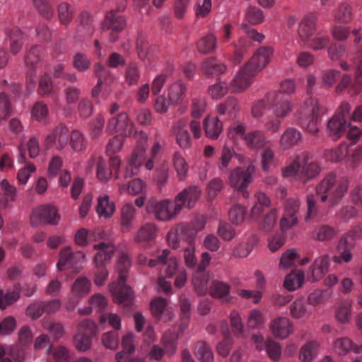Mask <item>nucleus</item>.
I'll use <instances>...</instances> for the list:
<instances>
[{
    "mask_svg": "<svg viewBox=\"0 0 362 362\" xmlns=\"http://www.w3.org/2000/svg\"><path fill=\"white\" fill-rule=\"evenodd\" d=\"M106 130L110 134L118 133L119 136H135L136 137L138 144L128 160L124 176L131 177L136 175L146 159L147 135L143 132H137L134 124L129 120L126 112H120L117 116L110 119Z\"/></svg>",
    "mask_w": 362,
    "mask_h": 362,
    "instance_id": "nucleus-1",
    "label": "nucleus"
},
{
    "mask_svg": "<svg viewBox=\"0 0 362 362\" xmlns=\"http://www.w3.org/2000/svg\"><path fill=\"white\" fill-rule=\"evenodd\" d=\"M349 185L347 178L337 179L334 173H329L316 185L315 191L322 202L329 201L330 206H334L345 196Z\"/></svg>",
    "mask_w": 362,
    "mask_h": 362,
    "instance_id": "nucleus-2",
    "label": "nucleus"
},
{
    "mask_svg": "<svg viewBox=\"0 0 362 362\" xmlns=\"http://www.w3.org/2000/svg\"><path fill=\"white\" fill-rule=\"evenodd\" d=\"M130 266L131 260L129 255L125 253L120 254L117 264L119 281L110 285V291L113 296L114 301L119 304L129 305L132 300V291L125 284L127 274Z\"/></svg>",
    "mask_w": 362,
    "mask_h": 362,
    "instance_id": "nucleus-3",
    "label": "nucleus"
},
{
    "mask_svg": "<svg viewBox=\"0 0 362 362\" xmlns=\"http://www.w3.org/2000/svg\"><path fill=\"white\" fill-rule=\"evenodd\" d=\"M320 170L317 162L312 160L308 154L303 153L283 169L282 175L284 177H296L305 184L308 180L315 177Z\"/></svg>",
    "mask_w": 362,
    "mask_h": 362,
    "instance_id": "nucleus-4",
    "label": "nucleus"
},
{
    "mask_svg": "<svg viewBox=\"0 0 362 362\" xmlns=\"http://www.w3.org/2000/svg\"><path fill=\"white\" fill-rule=\"evenodd\" d=\"M160 266V276L158 279V291L166 294L171 293V284L165 278H171L176 272L177 262L175 257L170 255L168 250H163L162 253L156 257L151 259L149 267Z\"/></svg>",
    "mask_w": 362,
    "mask_h": 362,
    "instance_id": "nucleus-5",
    "label": "nucleus"
},
{
    "mask_svg": "<svg viewBox=\"0 0 362 362\" xmlns=\"http://www.w3.org/2000/svg\"><path fill=\"white\" fill-rule=\"evenodd\" d=\"M325 108L321 106L318 100L310 98L308 99L303 106L297 112L296 117L299 124L308 132L316 134L318 132V120L324 113Z\"/></svg>",
    "mask_w": 362,
    "mask_h": 362,
    "instance_id": "nucleus-6",
    "label": "nucleus"
},
{
    "mask_svg": "<svg viewBox=\"0 0 362 362\" xmlns=\"http://www.w3.org/2000/svg\"><path fill=\"white\" fill-rule=\"evenodd\" d=\"M196 229L193 226L182 223L177 225L168 234V241L170 246L177 249L180 247L181 242L189 245H194L196 238Z\"/></svg>",
    "mask_w": 362,
    "mask_h": 362,
    "instance_id": "nucleus-7",
    "label": "nucleus"
},
{
    "mask_svg": "<svg viewBox=\"0 0 362 362\" xmlns=\"http://www.w3.org/2000/svg\"><path fill=\"white\" fill-rule=\"evenodd\" d=\"M255 173V166L249 165L246 168L237 167L230 171L228 180L230 185L243 193L247 197L246 189L252 182Z\"/></svg>",
    "mask_w": 362,
    "mask_h": 362,
    "instance_id": "nucleus-8",
    "label": "nucleus"
},
{
    "mask_svg": "<svg viewBox=\"0 0 362 362\" xmlns=\"http://www.w3.org/2000/svg\"><path fill=\"white\" fill-rule=\"evenodd\" d=\"M176 209L177 202H174L173 204L169 199L152 200L146 206L147 211L153 214L158 220L162 221L173 219L180 212Z\"/></svg>",
    "mask_w": 362,
    "mask_h": 362,
    "instance_id": "nucleus-9",
    "label": "nucleus"
},
{
    "mask_svg": "<svg viewBox=\"0 0 362 362\" xmlns=\"http://www.w3.org/2000/svg\"><path fill=\"white\" fill-rule=\"evenodd\" d=\"M265 99L274 116L281 119L287 117L293 109L291 102L277 91L269 93Z\"/></svg>",
    "mask_w": 362,
    "mask_h": 362,
    "instance_id": "nucleus-10",
    "label": "nucleus"
},
{
    "mask_svg": "<svg viewBox=\"0 0 362 362\" xmlns=\"http://www.w3.org/2000/svg\"><path fill=\"white\" fill-rule=\"evenodd\" d=\"M59 217L56 209L50 205H44L35 209L30 216L33 226L38 224H57Z\"/></svg>",
    "mask_w": 362,
    "mask_h": 362,
    "instance_id": "nucleus-11",
    "label": "nucleus"
},
{
    "mask_svg": "<svg viewBox=\"0 0 362 362\" xmlns=\"http://www.w3.org/2000/svg\"><path fill=\"white\" fill-rule=\"evenodd\" d=\"M84 258L85 255L81 251L72 252L70 247H67L62 250L57 267L60 271L66 268H72L75 271H78V265L83 262Z\"/></svg>",
    "mask_w": 362,
    "mask_h": 362,
    "instance_id": "nucleus-12",
    "label": "nucleus"
},
{
    "mask_svg": "<svg viewBox=\"0 0 362 362\" xmlns=\"http://www.w3.org/2000/svg\"><path fill=\"white\" fill-rule=\"evenodd\" d=\"M201 193V189L194 185L184 189L175 198V202H177L176 209L181 211L184 206L189 209L193 207L195 202L199 199Z\"/></svg>",
    "mask_w": 362,
    "mask_h": 362,
    "instance_id": "nucleus-13",
    "label": "nucleus"
},
{
    "mask_svg": "<svg viewBox=\"0 0 362 362\" xmlns=\"http://www.w3.org/2000/svg\"><path fill=\"white\" fill-rule=\"evenodd\" d=\"M69 132L64 124H59L45 138L47 146H55L59 150L63 149L68 144Z\"/></svg>",
    "mask_w": 362,
    "mask_h": 362,
    "instance_id": "nucleus-14",
    "label": "nucleus"
},
{
    "mask_svg": "<svg viewBox=\"0 0 362 362\" xmlns=\"http://www.w3.org/2000/svg\"><path fill=\"white\" fill-rule=\"evenodd\" d=\"M273 335L280 339H286L293 332V323L286 317H276L269 324Z\"/></svg>",
    "mask_w": 362,
    "mask_h": 362,
    "instance_id": "nucleus-15",
    "label": "nucleus"
},
{
    "mask_svg": "<svg viewBox=\"0 0 362 362\" xmlns=\"http://www.w3.org/2000/svg\"><path fill=\"white\" fill-rule=\"evenodd\" d=\"M257 74L252 68L245 64L238 72L230 82V88L233 92H240L247 88L252 82L253 77Z\"/></svg>",
    "mask_w": 362,
    "mask_h": 362,
    "instance_id": "nucleus-16",
    "label": "nucleus"
},
{
    "mask_svg": "<svg viewBox=\"0 0 362 362\" xmlns=\"http://www.w3.org/2000/svg\"><path fill=\"white\" fill-rule=\"evenodd\" d=\"M300 207V201L298 199H289L285 206V212L281 219L280 225L283 230H286L297 224L298 220L296 213Z\"/></svg>",
    "mask_w": 362,
    "mask_h": 362,
    "instance_id": "nucleus-17",
    "label": "nucleus"
},
{
    "mask_svg": "<svg viewBox=\"0 0 362 362\" xmlns=\"http://www.w3.org/2000/svg\"><path fill=\"white\" fill-rule=\"evenodd\" d=\"M354 239L353 235H347L341 238L337 245L339 255L334 257V262L337 263L349 262L352 258L351 251L354 247Z\"/></svg>",
    "mask_w": 362,
    "mask_h": 362,
    "instance_id": "nucleus-18",
    "label": "nucleus"
},
{
    "mask_svg": "<svg viewBox=\"0 0 362 362\" xmlns=\"http://www.w3.org/2000/svg\"><path fill=\"white\" fill-rule=\"evenodd\" d=\"M272 53L270 47H260L251 59L246 63L247 67L252 68L253 71L257 74L268 64Z\"/></svg>",
    "mask_w": 362,
    "mask_h": 362,
    "instance_id": "nucleus-19",
    "label": "nucleus"
},
{
    "mask_svg": "<svg viewBox=\"0 0 362 362\" xmlns=\"http://www.w3.org/2000/svg\"><path fill=\"white\" fill-rule=\"evenodd\" d=\"M317 14L309 13L301 20L298 25V33L303 42H308L316 30Z\"/></svg>",
    "mask_w": 362,
    "mask_h": 362,
    "instance_id": "nucleus-20",
    "label": "nucleus"
},
{
    "mask_svg": "<svg viewBox=\"0 0 362 362\" xmlns=\"http://www.w3.org/2000/svg\"><path fill=\"white\" fill-rule=\"evenodd\" d=\"M329 266V257L324 255L315 259L313 264L310 267L308 274L313 281L320 280L328 272Z\"/></svg>",
    "mask_w": 362,
    "mask_h": 362,
    "instance_id": "nucleus-21",
    "label": "nucleus"
},
{
    "mask_svg": "<svg viewBox=\"0 0 362 362\" xmlns=\"http://www.w3.org/2000/svg\"><path fill=\"white\" fill-rule=\"evenodd\" d=\"M204 130L207 138L216 140L223 132V123L216 116L208 115L203 122Z\"/></svg>",
    "mask_w": 362,
    "mask_h": 362,
    "instance_id": "nucleus-22",
    "label": "nucleus"
},
{
    "mask_svg": "<svg viewBox=\"0 0 362 362\" xmlns=\"http://www.w3.org/2000/svg\"><path fill=\"white\" fill-rule=\"evenodd\" d=\"M5 34L10 40V52L16 55L21 50L27 36L18 28H6Z\"/></svg>",
    "mask_w": 362,
    "mask_h": 362,
    "instance_id": "nucleus-23",
    "label": "nucleus"
},
{
    "mask_svg": "<svg viewBox=\"0 0 362 362\" xmlns=\"http://www.w3.org/2000/svg\"><path fill=\"white\" fill-rule=\"evenodd\" d=\"M94 249L98 252L95 255L94 262L98 267H101L109 262L115 251L114 245L110 243H100L94 245Z\"/></svg>",
    "mask_w": 362,
    "mask_h": 362,
    "instance_id": "nucleus-24",
    "label": "nucleus"
},
{
    "mask_svg": "<svg viewBox=\"0 0 362 362\" xmlns=\"http://www.w3.org/2000/svg\"><path fill=\"white\" fill-rule=\"evenodd\" d=\"M289 315L294 320L308 319L312 314V310L307 305L303 298L296 299L288 308Z\"/></svg>",
    "mask_w": 362,
    "mask_h": 362,
    "instance_id": "nucleus-25",
    "label": "nucleus"
},
{
    "mask_svg": "<svg viewBox=\"0 0 362 362\" xmlns=\"http://www.w3.org/2000/svg\"><path fill=\"white\" fill-rule=\"evenodd\" d=\"M349 122L344 118L334 115L327 123V133L334 139L343 135L348 129Z\"/></svg>",
    "mask_w": 362,
    "mask_h": 362,
    "instance_id": "nucleus-26",
    "label": "nucleus"
},
{
    "mask_svg": "<svg viewBox=\"0 0 362 362\" xmlns=\"http://www.w3.org/2000/svg\"><path fill=\"white\" fill-rule=\"evenodd\" d=\"M156 226L150 223L143 225L134 236V242L137 244H148L153 241L157 234Z\"/></svg>",
    "mask_w": 362,
    "mask_h": 362,
    "instance_id": "nucleus-27",
    "label": "nucleus"
},
{
    "mask_svg": "<svg viewBox=\"0 0 362 362\" xmlns=\"http://www.w3.org/2000/svg\"><path fill=\"white\" fill-rule=\"evenodd\" d=\"M271 206L270 199L264 192L255 194V203L250 210V218L257 221L264 212L265 209Z\"/></svg>",
    "mask_w": 362,
    "mask_h": 362,
    "instance_id": "nucleus-28",
    "label": "nucleus"
},
{
    "mask_svg": "<svg viewBox=\"0 0 362 362\" xmlns=\"http://www.w3.org/2000/svg\"><path fill=\"white\" fill-rule=\"evenodd\" d=\"M187 85L177 81L172 83L169 88L168 96L170 103L174 105L180 104L187 95Z\"/></svg>",
    "mask_w": 362,
    "mask_h": 362,
    "instance_id": "nucleus-29",
    "label": "nucleus"
},
{
    "mask_svg": "<svg viewBox=\"0 0 362 362\" xmlns=\"http://www.w3.org/2000/svg\"><path fill=\"white\" fill-rule=\"evenodd\" d=\"M301 140V133L293 127L287 128L282 134L279 144L284 149L290 148L297 144Z\"/></svg>",
    "mask_w": 362,
    "mask_h": 362,
    "instance_id": "nucleus-30",
    "label": "nucleus"
},
{
    "mask_svg": "<svg viewBox=\"0 0 362 362\" xmlns=\"http://www.w3.org/2000/svg\"><path fill=\"white\" fill-rule=\"evenodd\" d=\"M136 215V209L132 204H126L121 209L120 223L123 232H128L132 228Z\"/></svg>",
    "mask_w": 362,
    "mask_h": 362,
    "instance_id": "nucleus-31",
    "label": "nucleus"
},
{
    "mask_svg": "<svg viewBox=\"0 0 362 362\" xmlns=\"http://www.w3.org/2000/svg\"><path fill=\"white\" fill-rule=\"evenodd\" d=\"M244 141L246 145L252 149L263 148L267 142L264 133L259 130L252 131L244 135Z\"/></svg>",
    "mask_w": 362,
    "mask_h": 362,
    "instance_id": "nucleus-32",
    "label": "nucleus"
},
{
    "mask_svg": "<svg viewBox=\"0 0 362 362\" xmlns=\"http://www.w3.org/2000/svg\"><path fill=\"white\" fill-rule=\"evenodd\" d=\"M203 73L207 76L219 75L226 70V65L218 62L215 58L209 57L202 64Z\"/></svg>",
    "mask_w": 362,
    "mask_h": 362,
    "instance_id": "nucleus-33",
    "label": "nucleus"
},
{
    "mask_svg": "<svg viewBox=\"0 0 362 362\" xmlns=\"http://www.w3.org/2000/svg\"><path fill=\"white\" fill-rule=\"evenodd\" d=\"M178 334L174 331H166L162 337L163 350L168 356H173L177 351Z\"/></svg>",
    "mask_w": 362,
    "mask_h": 362,
    "instance_id": "nucleus-34",
    "label": "nucleus"
},
{
    "mask_svg": "<svg viewBox=\"0 0 362 362\" xmlns=\"http://www.w3.org/2000/svg\"><path fill=\"white\" fill-rule=\"evenodd\" d=\"M21 288L20 284L14 285L13 289L6 293L0 289V308L4 310L6 307L16 302L20 298Z\"/></svg>",
    "mask_w": 362,
    "mask_h": 362,
    "instance_id": "nucleus-35",
    "label": "nucleus"
},
{
    "mask_svg": "<svg viewBox=\"0 0 362 362\" xmlns=\"http://www.w3.org/2000/svg\"><path fill=\"white\" fill-rule=\"evenodd\" d=\"M217 46L216 37L212 34H208L199 39L197 43V48L199 53L209 54L213 53Z\"/></svg>",
    "mask_w": 362,
    "mask_h": 362,
    "instance_id": "nucleus-36",
    "label": "nucleus"
},
{
    "mask_svg": "<svg viewBox=\"0 0 362 362\" xmlns=\"http://www.w3.org/2000/svg\"><path fill=\"white\" fill-rule=\"evenodd\" d=\"M209 276L205 272L197 271L193 275V285L196 293L199 296L205 295L208 291Z\"/></svg>",
    "mask_w": 362,
    "mask_h": 362,
    "instance_id": "nucleus-37",
    "label": "nucleus"
},
{
    "mask_svg": "<svg viewBox=\"0 0 362 362\" xmlns=\"http://www.w3.org/2000/svg\"><path fill=\"white\" fill-rule=\"evenodd\" d=\"M42 56V49L40 46H32L28 49L25 55V63L28 69H35Z\"/></svg>",
    "mask_w": 362,
    "mask_h": 362,
    "instance_id": "nucleus-38",
    "label": "nucleus"
},
{
    "mask_svg": "<svg viewBox=\"0 0 362 362\" xmlns=\"http://www.w3.org/2000/svg\"><path fill=\"white\" fill-rule=\"evenodd\" d=\"M115 210V204L113 202H110L107 195L103 194L98 198L96 211L99 216H103L105 218L110 217Z\"/></svg>",
    "mask_w": 362,
    "mask_h": 362,
    "instance_id": "nucleus-39",
    "label": "nucleus"
},
{
    "mask_svg": "<svg viewBox=\"0 0 362 362\" xmlns=\"http://www.w3.org/2000/svg\"><path fill=\"white\" fill-rule=\"evenodd\" d=\"M303 281L304 272L302 270H297L286 276L284 286L288 291H293L300 287Z\"/></svg>",
    "mask_w": 362,
    "mask_h": 362,
    "instance_id": "nucleus-40",
    "label": "nucleus"
},
{
    "mask_svg": "<svg viewBox=\"0 0 362 362\" xmlns=\"http://www.w3.org/2000/svg\"><path fill=\"white\" fill-rule=\"evenodd\" d=\"M1 189L3 194H0V206L4 208L8 202L15 200L16 189L14 186L10 185L6 180H3L1 182Z\"/></svg>",
    "mask_w": 362,
    "mask_h": 362,
    "instance_id": "nucleus-41",
    "label": "nucleus"
},
{
    "mask_svg": "<svg viewBox=\"0 0 362 362\" xmlns=\"http://www.w3.org/2000/svg\"><path fill=\"white\" fill-rule=\"evenodd\" d=\"M239 110L238 102L236 98L229 97L224 103L217 106V111L220 115L228 114L230 117L234 118Z\"/></svg>",
    "mask_w": 362,
    "mask_h": 362,
    "instance_id": "nucleus-42",
    "label": "nucleus"
},
{
    "mask_svg": "<svg viewBox=\"0 0 362 362\" xmlns=\"http://www.w3.org/2000/svg\"><path fill=\"white\" fill-rule=\"evenodd\" d=\"M319 344L316 341H310L305 344L299 352V358L303 362H310L317 354Z\"/></svg>",
    "mask_w": 362,
    "mask_h": 362,
    "instance_id": "nucleus-43",
    "label": "nucleus"
},
{
    "mask_svg": "<svg viewBox=\"0 0 362 362\" xmlns=\"http://www.w3.org/2000/svg\"><path fill=\"white\" fill-rule=\"evenodd\" d=\"M337 235V230L328 225L316 227L313 231V238L319 241H329Z\"/></svg>",
    "mask_w": 362,
    "mask_h": 362,
    "instance_id": "nucleus-44",
    "label": "nucleus"
},
{
    "mask_svg": "<svg viewBox=\"0 0 362 362\" xmlns=\"http://www.w3.org/2000/svg\"><path fill=\"white\" fill-rule=\"evenodd\" d=\"M97 163V176L100 180H107L111 175V172L107 168L105 162L102 157L93 156L88 161V168H92Z\"/></svg>",
    "mask_w": 362,
    "mask_h": 362,
    "instance_id": "nucleus-45",
    "label": "nucleus"
},
{
    "mask_svg": "<svg viewBox=\"0 0 362 362\" xmlns=\"http://www.w3.org/2000/svg\"><path fill=\"white\" fill-rule=\"evenodd\" d=\"M102 238V235L99 231H89L85 228L80 229L75 235L76 243L80 246H84L88 241L96 240Z\"/></svg>",
    "mask_w": 362,
    "mask_h": 362,
    "instance_id": "nucleus-46",
    "label": "nucleus"
},
{
    "mask_svg": "<svg viewBox=\"0 0 362 362\" xmlns=\"http://www.w3.org/2000/svg\"><path fill=\"white\" fill-rule=\"evenodd\" d=\"M332 292L329 289H317L311 292L307 298V303L310 305L315 306L325 303L331 296Z\"/></svg>",
    "mask_w": 362,
    "mask_h": 362,
    "instance_id": "nucleus-47",
    "label": "nucleus"
},
{
    "mask_svg": "<svg viewBox=\"0 0 362 362\" xmlns=\"http://www.w3.org/2000/svg\"><path fill=\"white\" fill-rule=\"evenodd\" d=\"M335 351L339 354H344L353 349L356 353L362 351V346L361 347L354 346L352 341L347 337L337 339L334 346Z\"/></svg>",
    "mask_w": 362,
    "mask_h": 362,
    "instance_id": "nucleus-48",
    "label": "nucleus"
},
{
    "mask_svg": "<svg viewBox=\"0 0 362 362\" xmlns=\"http://www.w3.org/2000/svg\"><path fill=\"white\" fill-rule=\"evenodd\" d=\"M194 353L201 362H213L214 355L210 347L204 341H198Z\"/></svg>",
    "mask_w": 362,
    "mask_h": 362,
    "instance_id": "nucleus-49",
    "label": "nucleus"
},
{
    "mask_svg": "<svg viewBox=\"0 0 362 362\" xmlns=\"http://www.w3.org/2000/svg\"><path fill=\"white\" fill-rule=\"evenodd\" d=\"M246 214L247 209L245 206L240 204H235L229 210V220L232 223L239 226L243 223Z\"/></svg>",
    "mask_w": 362,
    "mask_h": 362,
    "instance_id": "nucleus-50",
    "label": "nucleus"
},
{
    "mask_svg": "<svg viewBox=\"0 0 362 362\" xmlns=\"http://www.w3.org/2000/svg\"><path fill=\"white\" fill-rule=\"evenodd\" d=\"M234 151L227 145H224L222 151L221 156L218 162L217 166L220 172L226 173L228 170L229 164L234 156Z\"/></svg>",
    "mask_w": 362,
    "mask_h": 362,
    "instance_id": "nucleus-51",
    "label": "nucleus"
},
{
    "mask_svg": "<svg viewBox=\"0 0 362 362\" xmlns=\"http://www.w3.org/2000/svg\"><path fill=\"white\" fill-rule=\"evenodd\" d=\"M69 139L70 146L74 151H81L86 148V139L79 130H73L69 135Z\"/></svg>",
    "mask_w": 362,
    "mask_h": 362,
    "instance_id": "nucleus-52",
    "label": "nucleus"
},
{
    "mask_svg": "<svg viewBox=\"0 0 362 362\" xmlns=\"http://www.w3.org/2000/svg\"><path fill=\"white\" fill-rule=\"evenodd\" d=\"M352 18V8L346 4L342 3L334 12V18L337 21L342 23H347Z\"/></svg>",
    "mask_w": 362,
    "mask_h": 362,
    "instance_id": "nucleus-53",
    "label": "nucleus"
},
{
    "mask_svg": "<svg viewBox=\"0 0 362 362\" xmlns=\"http://www.w3.org/2000/svg\"><path fill=\"white\" fill-rule=\"evenodd\" d=\"M230 286L224 282L214 280L210 286V293L213 297L223 298L229 294Z\"/></svg>",
    "mask_w": 362,
    "mask_h": 362,
    "instance_id": "nucleus-54",
    "label": "nucleus"
},
{
    "mask_svg": "<svg viewBox=\"0 0 362 362\" xmlns=\"http://www.w3.org/2000/svg\"><path fill=\"white\" fill-rule=\"evenodd\" d=\"M90 282L85 277L78 278L72 286V292L75 296H83L87 295L90 289Z\"/></svg>",
    "mask_w": 362,
    "mask_h": 362,
    "instance_id": "nucleus-55",
    "label": "nucleus"
},
{
    "mask_svg": "<svg viewBox=\"0 0 362 362\" xmlns=\"http://www.w3.org/2000/svg\"><path fill=\"white\" fill-rule=\"evenodd\" d=\"M206 102L204 97H194L191 101V115L194 118L202 116L206 110Z\"/></svg>",
    "mask_w": 362,
    "mask_h": 362,
    "instance_id": "nucleus-56",
    "label": "nucleus"
},
{
    "mask_svg": "<svg viewBox=\"0 0 362 362\" xmlns=\"http://www.w3.org/2000/svg\"><path fill=\"white\" fill-rule=\"evenodd\" d=\"M306 204L307 214L305 216V221L308 222L319 216L320 209L317 205V201L315 199V195L313 194H309L307 195Z\"/></svg>",
    "mask_w": 362,
    "mask_h": 362,
    "instance_id": "nucleus-57",
    "label": "nucleus"
},
{
    "mask_svg": "<svg viewBox=\"0 0 362 362\" xmlns=\"http://www.w3.org/2000/svg\"><path fill=\"white\" fill-rule=\"evenodd\" d=\"M228 90V87L226 83L218 81L209 87L208 93L211 98L218 100L227 94Z\"/></svg>",
    "mask_w": 362,
    "mask_h": 362,
    "instance_id": "nucleus-58",
    "label": "nucleus"
},
{
    "mask_svg": "<svg viewBox=\"0 0 362 362\" xmlns=\"http://www.w3.org/2000/svg\"><path fill=\"white\" fill-rule=\"evenodd\" d=\"M73 9L66 3L62 2L58 6L59 20L62 25H67L72 20Z\"/></svg>",
    "mask_w": 362,
    "mask_h": 362,
    "instance_id": "nucleus-59",
    "label": "nucleus"
},
{
    "mask_svg": "<svg viewBox=\"0 0 362 362\" xmlns=\"http://www.w3.org/2000/svg\"><path fill=\"white\" fill-rule=\"evenodd\" d=\"M140 78V71L136 63H130L125 72V81L129 86L136 85Z\"/></svg>",
    "mask_w": 362,
    "mask_h": 362,
    "instance_id": "nucleus-60",
    "label": "nucleus"
},
{
    "mask_svg": "<svg viewBox=\"0 0 362 362\" xmlns=\"http://www.w3.org/2000/svg\"><path fill=\"white\" fill-rule=\"evenodd\" d=\"M218 235L226 241H230L235 235L236 232L233 226L226 222L221 221L218 224Z\"/></svg>",
    "mask_w": 362,
    "mask_h": 362,
    "instance_id": "nucleus-61",
    "label": "nucleus"
},
{
    "mask_svg": "<svg viewBox=\"0 0 362 362\" xmlns=\"http://www.w3.org/2000/svg\"><path fill=\"white\" fill-rule=\"evenodd\" d=\"M277 220V210L272 209L263 217L260 226L264 231H270L275 226Z\"/></svg>",
    "mask_w": 362,
    "mask_h": 362,
    "instance_id": "nucleus-62",
    "label": "nucleus"
},
{
    "mask_svg": "<svg viewBox=\"0 0 362 362\" xmlns=\"http://www.w3.org/2000/svg\"><path fill=\"white\" fill-rule=\"evenodd\" d=\"M351 303L349 300H344L339 305L337 312L336 317L341 323L348 322L351 317Z\"/></svg>",
    "mask_w": 362,
    "mask_h": 362,
    "instance_id": "nucleus-63",
    "label": "nucleus"
},
{
    "mask_svg": "<svg viewBox=\"0 0 362 362\" xmlns=\"http://www.w3.org/2000/svg\"><path fill=\"white\" fill-rule=\"evenodd\" d=\"M34 6L39 13L45 18H50L54 14V10L48 0H33Z\"/></svg>",
    "mask_w": 362,
    "mask_h": 362,
    "instance_id": "nucleus-64",
    "label": "nucleus"
}]
</instances>
